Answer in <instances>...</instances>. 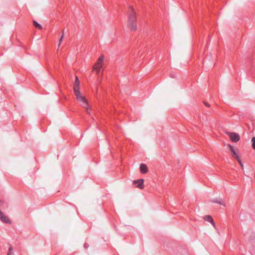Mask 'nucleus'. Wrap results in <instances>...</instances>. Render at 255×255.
Listing matches in <instances>:
<instances>
[{
    "label": "nucleus",
    "mask_w": 255,
    "mask_h": 255,
    "mask_svg": "<svg viewBox=\"0 0 255 255\" xmlns=\"http://www.w3.org/2000/svg\"><path fill=\"white\" fill-rule=\"evenodd\" d=\"M129 9L131 10V13L128 15V25L129 28L131 30H136L137 29L136 26V18L135 16V12L134 9L131 6H129Z\"/></svg>",
    "instance_id": "1"
},
{
    "label": "nucleus",
    "mask_w": 255,
    "mask_h": 255,
    "mask_svg": "<svg viewBox=\"0 0 255 255\" xmlns=\"http://www.w3.org/2000/svg\"><path fill=\"white\" fill-rule=\"evenodd\" d=\"M77 97V99L78 101L81 103V106L87 109V112L88 113H90L88 110V102L84 97H83L81 93L79 95H76Z\"/></svg>",
    "instance_id": "2"
},
{
    "label": "nucleus",
    "mask_w": 255,
    "mask_h": 255,
    "mask_svg": "<svg viewBox=\"0 0 255 255\" xmlns=\"http://www.w3.org/2000/svg\"><path fill=\"white\" fill-rule=\"evenodd\" d=\"M104 56L101 55L98 59L97 64L94 66V69L96 71V73L97 74H99L100 73V72L101 71V69H102L101 64L104 61Z\"/></svg>",
    "instance_id": "3"
},
{
    "label": "nucleus",
    "mask_w": 255,
    "mask_h": 255,
    "mask_svg": "<svg viewBox=\"0 0 255 255\" xmlns=\"http://www.w3.org/2000/svg\"><path fill=\"white\" fill-rule=\"evenodd\" d=\"M228 134L229 135L230 139L233 142H237L240 139L239 134L236 132H229Z\"/></svg>",
    "instance_id": "4"
},
{
    "label": "nucleus",
    "mask_w": 255,
    "mask_h": 255,
    "mask_svg": "<svg viewBox=\"0 0 255 255\" xmlns=\"http://www.w3.org/2000/svg\"><path fill=\"white\" fill-rule=\"evenodd\" d=\"M143 182V179H139L134 180L133 183L135 185L136 187L142 189L144 188Z\"/></svg>",
    "instance_id": "5"
},
{
    "label": "nucleus",
    "mask_w": 255,
    "mask_h": 255,
    "mask_svg": "<svg viewBox=\"0 0 255 255\" xmlns=\"http://www.w3.org/2000/svg\"><path fill=\"white\" fill-rule=\"evenodd\" d=\"M0 220L2 222L6 224H10L11 223V221L8 217L4 215V214L1 211V210H0Z\"/></svg>",
    "instance_id": "6"
},
{
    "label": "nucleus",
    "mask_w": 255,
    "mask_h": 255,
    "mask_svg": "<svg viewBox=\"0 0 255 255\" xmlns=\"http://www.w3.org/2000/svg\"><path fill=\"white\" fill-rule=\"evenodd\" d=\"M228 146L230 147L232 156L233 157L235 158L236 159H239V156L236 153L234 147L233 146H232L231 144H228Z\"/></svg>",
    "instance_id": "7"
},
{
    "label": "nucleus",
    "mask_w": 255,
    "mask_h": 255,
    "mask_svg": "<svg viewBox=\"0 0 255 255\" xmlns=\"http://www.w3.org/2000/svg\"><path fill=\"white\" fill-rule=\"evenodd\" d=\"M140 170L142 173H146L148 171L147 166L143 163H141L140 165Z\"/></svg>",
    "instance_id": "8"
},
{
    "label": "nucleus",
    "mask_w": 255,
    "mask_h": 255,
    "mask_svg": "<svg viewBox=\"0 0 255 255\" xmlns=\"http://www.w3.org/2000/svg\"><path fill=\"white\" fill-rule=\"evenodd\" d=\"M204 219L206 221H207L209 222H210L215 228L216 227L215 223H214V222L212 219V217L211 216L207 215V216H205Z\"/></svg>",
    "instance_id": "9"
},
{
    "label": "nucleus",
    "mask_w": 255,
    "mask_h": 255,
    "mask_svg": "<svg viewBox=\"0 0 255 255\" xmlns=\"http://www.w3.org/2000/svg\"><path fill=\"white\" fill-rule=\"evenodd\" d=\"M212 202L213 203H218L221 205H223L224 206H225L223 201L220 199H214L213 200H212Z\"/></svg>",
    "instance_id": "10"
},
{
    "label": "nucleus",
    "mask_w": 255,
    "mask_h": 255,
    "mask_svg": "<svg viewBox=\"0 0 255 255\" xmlns=\"http://www.w3.org/2000/svg\"><path fill=\"white\" fill-rule=\"evenodd\" d=\"M73 89L75 95H79V94L81 93L80 91V85L74 86Z\"/></svg>",
    "instance_id": "11"
},
{
    "label": "nucleus",
    "mask_w": 255,
    "mask_h": 255,
    "mask_svg": "<svg viewBox=\"0 0 255 255\" xmlns=\"http://www.w3.org/2000/svg\"><path fill=\"white\" fill-rule=\"evenodd\" d=\"M33 25L35 26V27H36V28H37L39 29L42 28L41 25L39 23H38L37 21H36L35 20L33 21Z\"/></svg>",
    "instance_id": "12"
},
{
    "label": "nucleus",
    "mask_w": 255,
    "mask_h": 255,
    "mask_svg": "<svg viewBox=\"0 0 255 255\" xmlns=\"http://www.w3.org/2000/svg\"><path fill=\"white\" fill-rule=\"evenodd\" d=\"M80 85V81L77 76L76 77L74 86Z\"/></svg>",
    "instance_id": "13"
},
{
    "label": "nucleus",
    "mask_w": 255,
    "mask_h": 255,
    "mask_svg": "<svg viewBox=\"0 0 255 255\" xmlns=\"http://www.w3.org/2000/svg\"><path fill=\"white\" fill-rule=\"evenodd\" d=\"M5 207V203L4 201L0 200V210L1 209H4Z\"/></svg>",
    "instance_id": "14"
},
{
    "label": "nucleus",
    "mask_w": 255,
    "mask_h": 255,
    "mask_svg": "<svg viewBox=\"0 0 255 255\" xmlns=\"http://www.w3.org/2000/svg\"><path fill=\"white\" fill-rule=\"evenodd\" d=\"M252 147L255 150V137H253L252 138Z\"/></svg>",
    "instance_id": "15"
},
{
    "label": "nucleus",
    "mask_w": 255,
    "mask_h": 255,
    "mask_svg": "<svg viewBox=\"0 0 255 255\" xmlns=\"http://www.w3.org/2000/svg\"><path fill=\"white\" fill-rule=\"evenodd\" d=\"M240 165H241V167L242 169H244V165L241 161V160L240 159V158L238 159H237Z\"/></svg>",
    "instance_id": "16"
},
{
    "label": "nucleus",
    "mask_w": 255,
    "mask_h": 255,
    "mask_svg": "<svg viewBox=\"0 0 255 255\" xmlns=\"http://www.w3.org/2000/svg\"><path fill=\"white\" fill-rule=\"evenodd\" d=\"M63 37H64V32H62V36L61 37V38H60V40H59V44H58V46H59L60 45L61 43L62 42V41L63 40Z\"/></svg>",
    "instance_id": "17"
},
{
    "label": "nucleus",
    "mask_w": 255,
    "mask_h": 255,
    "mask_svg": "<svg viewBox=\"0 0 255 255\" xmlns=\"http://www.w3.org/2000/svg\"><path fill=\"white\" fill-rule=\"evenodd\" d=\"M84 248H85V249H88V248L89 247V245H88V244H87V243H85V244H84Z\"/></svg>",
    "instance_id": "18"
},
{
    "label": "nucleus",
    "mask_w": 255,
    "mask_h": 255,
    "mask_svg": "<svg viewBox=\"0 0 255 255\" xmlns=\"http://www.w3.org/2000/svg\"><path fill=\"white\" fill-rule=\"evenodd\" d=\"M12 247H10L9 249H8V253H12Z\"/></svg>",
    "instance_id": "19"
},
{
    "label": "nucleus",
    "mask_w": 255,
    "mask_h": 255,
    "mask_svg": "<svg viewBox=\"0 0 255 255\" xmlns=\"http://www.w3.org/2000/svg\"><path fill=\"white\" fill-rule=\"evenodd\" d=\"M204 103L206 107H209L210 106V105L206 102H204Z\"/></svg>",
    "instance_id": "20"
},
{
    "label": "nucleus",
    "mask_w": 255,
    "mask_h": 255,
    "mask_svg": "<svg viewBox=\"0 0 255 255\" xmlns=\"http://www.w3.org/2000/svg\"><path fill=\"white\" fill-rule=\"evenodd\" d=\"M11 253H8L7 255H11Z\"/></svg>",
    "instance_id": "21"
}]
</instances>
